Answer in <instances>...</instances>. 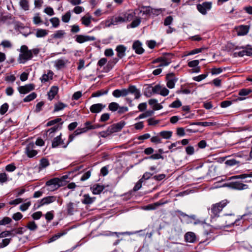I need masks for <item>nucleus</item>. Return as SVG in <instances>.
Here are the masks:
<instances>
[{
	"mask_svg": "<svg viewBox=\"0 0 252 252\" xmlns=\"http://www.w3.org/2000/svg\"><path fill=\"white\" fill-rule=\"evenodd\" d=\"M129 94H133L135 99L139 98L141 95L140 91L134 86H130L127 89H116L112 92V95L116 98L124 97Z\"/></svg>",
	"mask_w": 252,
	"mask_h": 252,
	"instance_id": "f257e3e1",
	"label": "nucleus"
},
{
	"mask_svg": "<svg viewBox=\"0 0 252 252\" xmlns=\"http://www.w3.org/2000/svg\"><path fill=\"white\" fill-rule=\"evenodd\" d=\"M221 218V220L225 221L223 224H221V228L229 227L235 223L237 224V221L240 220L239 219H235L234 215L231 211L228 214H223Z\"/></svg>",
	"mask_w": 252,
	"mask_h": 252,
	"instance_id": "f03ea898",
	"label": "nucleus"
},
{
	"mask_svg": "<svg viewBox=\"0 0 252 252\" xmlns=\"http://www.w3.org/2000/svg\"><path fill=\"white\" fill-rule=\"evenodd\" d=\"M236 50H241L233 53L234 57H243L244 56H252V47L250 45H247L245 46H240L235 48Z\"/></svg>",
	"mask_w": 252,
	"mask_h": 252,
	"instance_id": "7ed1b4c3",
	"label": "nucleus"
},
{
	"mask_svg": "<svg viewBox=\"0 0 252 252\" xmlns=\"http://www.w3.org/2000/svg\"><path fill=\"white\" fill-rule=\"evenodd\" d=\"M125 20L123 15V13L121 15L113 17L110 20L106 21V26L110 27L111 25H115L119 23H125Z\"/></svg>",
	"mask_w": 252,
	"mask_h": 252,
	"instance_id": "20e7f679",
	"label": "nucleus"
},
{
	"mask_svg": "<svg viewBox=\"0 0 252 252\" xmlns=\"http://www.w3.org/2000/svg\"><path fill=\"white\" fill-rule=\"evenodd\" d=\"M62 183V180L59 178H55L48 181L46 183V185L51 187L50 189L51 190H54L61 187Z\"/></svg>",
	"mask_w": 252,
	"mask_h": 252,
	"instance_id": "39448f33",
	"label": "nucleus"
},
{
	"mask_svg": "<svg viewBox=\"0 0 252 252\" xmlns=\"http://www.w3.org/2000/svg\"><path fill=\"white\" fill-rule=\"evenodd\" d=\"M125 125V123L122 121L113 124L108 127V132L111 134L113 133L120 131Z\"/></svg>",
	"mask_w": 252,
	"mask_h": 252,
	"instance_id": "423d86ee",
	"label": "nucleus"
},
{
	"mask_svg": "<svg viewBox=\"0 0 252 252\" xmlns=\"http://www.w3.org/2000/svg\"><path fill=\"white\" fill-rule=\"evenodd\" d=\"M56 199L57 197L55 196H48L45 197L38 201L37 208H39L43 205H48L53 203L56 200Z\"/></svg>",
	"mask_w": 252,
	"mask_h": 252,
	"instance_id": "0eeeda50",
	"label": "nucleus"
},
{
	"mask_svg": "<svg viewBox=\"0 0 252 252\" xmlns=\"http://www.w3.org/2000/svg\"><path fill=\"white\" fill-rule=\"evenodd\" d=\"M212 6V3L210 2H204L202 4L197 5V9L201 14L205 15L207 11L210 10Z\"/></svg>",
	"mask_w": 252,
	"mask_h": 252,
	"instance_id": "6e6552de",
	"label": "nucleus"
},
{
	"mask_svg": "<svg viewBox=\"0 0 252 252\" xmlns=\"http://www.w3.org/2000/svg\"><path fill=\"white\" fill-rule=\"evenodd\" d=\"M34 148L35 145L33 143H30L27 146L25 152L29 158H33L37 154V152Z\"/></svg>",
	"mask_w": 252,
	"mask_h": 252,
	"instance_id": "1a4fd4ad",
	"label": "nucleus"
},
{
	"mask_svg": "<svg viewBox=\"0 0 252 252\" xmlns=\"http://www.w3.org/2000/svg\"><path fill=\"white\" fill-rule=\"evenodd\" d=\"M33 56L32 51L25 53H20L19 56L18 62L20 63H24L27 61L32 59Z\"/></svg>",
	"mask_w": 252,
	"mask_h": 252,
	"instance_id": "9d476101",
	"label": "nucleus"
},
{
	"mask_svg": "<svg viewBox=\"0 0 252 252\" xmlns=\"http://www.w3.org/2000/svg\"><path fill=\"white\" fill-rule=\"evenodd\" d=\"M173 56L172 55L168 54L164 57H160L158 58L156 62H161L160 64L159 65V67H163L168 65L171 62V57Z\"/></svg>",
	"mask_w": 252,
	"mask_h": 252,
	"instance_id": "9b49d317",
	"label": "nucleus"
},
{
	"mask_svg": "<svg viewBox=\"0 0 252 252\" xmlns=\"http://www.w3.org/2000/svg\"><path fill=\"white\" fill-rule=\"evenodd\" d=\"M85 130H86V129H79V128H77L75 131H74V132L72 134H70L69 135L68 139L67 142V143L65 145H63V148H66L67 147V145L71 142H72L74 138L76 136H77L82 133H85Z\"/></svg>",
	"mask_w": 252,
	"mask_h": 252,
	"instance_id": "f8f14e48",
	"label": "nucleus"
},
{
	"mask_svg": "<svg viewBox=\"0 0 252 252\" xmlns=\"http://www.w3.org/2000/svg\"><path fill=\"white\" fill-rule=\"evenodd\" d=\"M220 203H217L213 204L212 206L211 209V217L212 218H218L220 216Z\"/></svg>",
	"mask_w": 252,
	"mask_h": 252,
	"instance_id": "ddd939ff",
	"label": "nucleus"
},
{
	"mask_svg": "<svg viewBox=\"0 0 252 252\" xmlns=\"http://www.w3.org/2000/svg\"><path fill=\"white\" fill-rule=\"evenodd\" d=\"M95 39L94 37L88 35L78 34L75 36V41L79 43H83L89 41H94Z\"/></svg>",
	"mask_w": 252,
	"mask_h": 252,
	"instance_id": "4468645a",
	"label": "nucleus"
},
{
	"mask_svg": "<svg viewBox=\"0 0 252 252\" xmlns=\"http://www.w3.org/2000/svg\"><path fill=\"white\" fill-rule=\"evenodd\" d=\"M167 83L166 85L169 89H173L175 87V82L177 81L173 73H169L167 74L166 77Z\"/></svg>",
	"mask_w": 252,
	"mask_h": 252,
	"instance_id": "2eb2a0df",
	"label": "nucleus"
},
{
	"mask_svg": "<svg viewBox=\"0 0 252 252\" xmlns=\"http://www.w3.org/2000/svg\"><path fill=\"white\" fill-rule=\"evenodd\" d=\"M34 89V85L32 84H29L23 86H20L18 88V90L20 94H26Z\"/></svg>",
	"mask_w": 252,
	"mask_h": 252,
	"instance_id": "dca6fc26",
	"label": "nucleus"
},
{
	"mask_svg": "<svg viewBox=\"0 0 252 252\" xmlns=\"http://www.w3.org/2000/svg\"><path fill=\"white\" fill-rule=\"evenodd\" d=\"M79 203V202L77 203L70 202L66 204V209L68 215H72L75 212L77 211V204Z\"/></svg>",
	"mask_w": 252,
	"mask_h": 252,
	"instance_id": "f3484780",
	"label": "nucleus"
},
{
	"mask_svg": "<svg viewBox=\"0 0 252 252\" xmlns=\"http://www.w3.org/2000/svg\"><path fill=\"white\" fill-rule=\"evenodd\" d=\"M105 106V105H103L102 103L94 104L90 107V110L93 113H98L100 112Z\"/></svg>",
	"mask_w": 252,
	"mask_h": 252,
	"instance_id": "a211bd4d",
	"label": "nucleus"
},
{
	"mask_svg": "<svg viewBox=\"0 0 252 252\" xmlns=\"http://www.w3.org/2000/svg\"><path fill=\"white\" fill-rule=\"evenodd\" d=\"M250 27L247 25H241L236 29L238 35L244 36L246 35L249 31Z\"/></svg>",
	"mask_w": 252,
	"mask_h": 252,
	"instance_id": "6ab92c4d",
	"label": "nucleus"
},
{
	"mask_svg": "<svg viewBox=\"0 0 252 252\" xmlns=\"http://www.w3.org/2000/svg\"><path fill=\"white\" fill-rule=\"evenodd\" d=\"M96 198L94 197H91L89 194H85L83 196V199L81 200V202L83 204L86 205H90L93 203Z\"/></svg>",
	"mask_w": 252,
	"mask_h": 252,
	"instance_id": "aec40b11",
	"label": "nucleus"
},
{
	"mask_svg": "<svg viewBox=\"0 0 252 252\" xmlns=\"http://www.w3.org/2000/svg\"><path fill=\"white\" fill-rule=\"evenodd\" d=\"M185 240L187 242L194 243L196 240V235L192 232H188L185 235Z\"/></svg>",
	"mask_w": 252,
	"mask_h": 252,
	"instance_id": "412c9836",
	"label": "nucleus"
},
{
	"mask_svg": "<svg viewBox=\"0 0 252 252\" xmlns=\"http://www.w3.org/2000/svg\"><path fill=\"white\" fill-rule=\"evenodd\" d=\"M132 48L135 50L136 53L138 54H142L144 50L142 47V44L139 41H135L132 45Z\"/></svg>",
	"mask_w": 252,
	"mask_h": 252,
	"instance_id": "4be33fe9",
	"label": "nucleus"
},
{
	"mask_svg": "<svg viewBox=\"0 0 252 252\" xmlns=\"http://www.w3.org/2000/svg\"><path fill=\"white\" fill-rule=\"evenodd\" d=\"M116 51L119 58L122 59L126 55V47L123 45H120L117 46Z\"/></svg>",
	"mask_w": 252,
	"mask_h": 252,
	"instance_id": "5701e85b",
	"label": "nucleus"
},
{
	"mask_svg": "<svg viewBox=\"0 0 252 252\" xmlns=\"http://www.w3.org/2000/svg\"><path fill=\"white\" fill-rule=\"evenodd\" d=\"M61 136L62 133H60L59 136H57L56 137L54 138L52 143V148H57L60 145H63V146L65 145L63 141L61 138Z\"/></svg>",
	"mask_w": 252,
	"mask_h": 252,
	"instance_id": "b1692460",
	"label": "nucleus"
},
{
	"mask_svg": "<svg viewBox=\"0 0 252 252\" xmlns=\"http://www.w3.org/2000/svg\"><path fill=\"white\" fill-rule=\"evenodd\" d=\"M105 187L103 186L99 185V184H95L91 188L92 192L94 194H100Z\"/></svg>",
	"mask_w": 252,
	"mask_h": 252,
	"instance_id": "393cba45",
	"label": "nucleus"
},
{
	"mask_svg": "<svg viewBox=\"0 0 252 252\" xmlns=\"http://www.w3.org/2000/svg\"><path fill=\"white\" fill-rule=\"evenodd\" d=\"M59 88L57 86H53L51 87L49 92L48 93V98L50 100H52L54 98L55 95L58 92Z\"/></svg>",
	"mask_w": 252,
	"mask_h": 252,
	"instance_id": "a878e982",
	"label": "nucleus"
},
{
	"mask_svg": "<svg viewBox=\"0 0 252 252\" xmlns=\"http://www.w3.org/2000/svg\"><path fill=\"white\" fill-rule=\"evenodd\" d=\"M232 189H238V190H242L247 189L248 188V185L246 184H243L239 182H233Z\"/></svg>",
	"mask_w": 252,
	"mask_h": 252,
	"instance_id": "bb28decb",
	"label": "nucleus"
},
{
	"mask_svg": "<svg viewBox=\"0 0 252 252\" xmlns=\"http://www.w3.org/2000/svg\"><path fill=\"white\" fill-rule=\"evenodd\" d=\"M68 63L67 60L62 59L58 60L55 61V65L58 69H61L65 67V64Z\"/></svg>",
	"mask_w": 252,
	"mask_h": 252,
	"instance_id": "cd10ccee",
	"label": "nucleus"
},
{
	"mask_svg": "<svg viewBox=\"0 0 252 252\" xmlns=\"http://www.w3.org/2000/svg\"><path fill=\"white\" fill-rule=\"evenodd\" d=\"M50 165L49 161L46 158H42L40 159L38 169L39 170L46 168Z\"/></svg>",
	"mask_w": 252,
	"mask_h": 252,
	"instance_id": "c85d7f7f",
	"label": "nucleus"
},
{
	"mask_svg": "<svg viewBox=\"0 0 252 252\" xmlns=\"http://www.w3.org/2000/svg\"><path fill=\"white\" fill-rule=\"evenodd\" d=\"M161 87L162 86H161L159 85H157L154 87L150 86L147 88V91L149 93H150L151 94L153 93L159 94Z\"/></svg>",
	"mask_w": 252,
	"mask_h": 252,
	"instance_id": "c756f323",
	"label": "nucleus"
},
{
	"mask_svg": "<svg viewBox=\"0 0 252 252\" xmlns=\"http://www.w3.org/2000/svg\"><path fill=\"white\" fill-rule=\"evenodd\" d=\"M125 22L132 20L135 16V13L132 11H128L123 13Z\"/></svg>",
	"mask_w": 252,
	"mask_h": 252,
	"instance_id": "7c9ffc66",
	"label": "nucleus"
},
{
	"mask_svg": "<svg viewBox=\"0 0 252 252\" xmlns=\"http://www.w3.org/2000/svg\"><path fill=\"white\" fill-rule=\"evenodd\" d=\"M48 34V31L42 29H37L36 30L35 36L37 38L44 37Z\"/></svg>",
	"mask_w": 252,
	"mask_h": 252,
	"instance_id": "2f4dec72",
	"label": "nucleus"
},
{
	"mask_svg": "<svg viewBox=\"0 0 252 252\" xmlns=\"http://www.w3.org/2000/svg\"><path fill=\"white\" fill-rule=\"evenodd\" d=\"M67 233V231L66 230H63L62 232H59L54 236H53L52 237H51L49 240L48 243H51L53 242L56 240L58 239L59 238H60L61 236H63V235H64Z\"/></svg>",
	"mask_w": 252,
	"mask_h": 252,
	"instance_id": "473e14b6",
	"label": "nucleus"
},
{
	"mask_svg": "<svg viewBox=\"0 0 252 252\" xmlns=\"http://www.w3.org/2000/svg\"><path fill=\"white\" fill-rule=\"evenodd\" d=\"M61 128V126H55L50 128H49L46 131L47 135H48L49 137L52 138L54 136V133L59 129Z\"/></svg>",
	"mask_w": 252,
	"mask_h": 252,
	"instance_id": "72a5a7b5",
	"label": "nucleus"
},
{
	"mask_svg": "<svg viewBox=\"0 0 252 252\" xmlns=\"http://www.w3.org/2000/svg\"><path fill=\"white\" fill-rule=\"evenodd\" d=\"M67 107V105L63 102H58L56 103L54 105V112H58L63 110L64 108Z\"/></svg>",
	"mask_w": 252,
	"mask_h": 252,
	"instance_id": "f704fd0d",
	"label": "nucleus"
},
{
	"mask_svg": "<svg viewBox=\"0 0 252 252\" xmlns=\"http://www.w3.org/2000/svg\"><path fill=\"white\" fill-rule=\"evenodd\" d=\"M53 72L50 71L47 74H44L41 78V81L43 83L47 82L50 79H52Z\"/></svg>",
	"mask_w": 252,
	"mask_h": 252,
	"instance_id": "c9c22d12",
	"label": "nucleus"
},
{
	"mask_svg": "<svg viewBox=\"0 0 252 252\" xmlns=\"http://www.w3.org/2000/svg\"><path fill=\"white\" fill-rule=\"evenodd\" d=\"M65 34V32L64 31L59 30L56 31V32L52 35V37L53 38L56 39L62 38L64 36Z\"/></svg>",
	"mask_w": 252,
	"mask_h": 252,
	"instance_id": "e433bc0d",
	"label": "nucleus"
},
{
	"mask_svg": "<svg viewBox=\"0 0 252 252\" xmlns=\"http://www.w3.org/2000/svg\"><path fill=\"white\" fill-rule=\"evenodd\" d=\"M248 177H252V172H251L248 174H243L240 175H236L231 177L229 178V180L232 179H245Z\"/></svg>",
	"mask_w": 252,
	"mask_h": 252,
	"instance_id": "4c0bfd02",
	"label": "nucleus"
},
{
	"mask_svg": "<svg viewBox=\"0 0 252 252\" xmlns=\"http://www.w3.org/2000/svg\"><path fill=\"white\" fill-rule=\"evenodd\" d=\"M52 25V27L54 28H58L60 23L59 19L58 17H53L49 20Z\"/></svg>",
	"mask_w": 252,
	"mask_h": 252,
	"instance_id": "58836bf2",
	"label": "nucleus"
},
{
	"mask_svg": "<svg viewBox=\"0 0 252 252\" xmlns=\"http://www.w3.org/2000/svg\"><path fill=\"white\" fill-rule=\"evenodd\" d=\"M172 132L170 131H162L159 132V134L164 139H169L172 136Z\"/></svg>",
	"mask_w": 252,
	"mask_h": 252,
	"instance_id": "ea45409f",
	"label": "nucleus"
},
{
	"mask_svg": "<svg viewBox=\"0 0 252 252\" xmlns=\"http://www.w3.org/2000/svg\"><path fill=\"white\" fill-rule=\"evenodd\" d=\"M36 94L34 92H33L30 94L29 95H27L26 97H25L24 98L23 101L24 102H29L35 99L36 97Z\"/></svg>",
	"mask_w": 252,
	"mask_h": 252,
	"instance_id": "a19ab883",
	"label": "nucleus"
},
{
	"mask_svg": "<svg viewBox=\"0 0 252 252\" xmlns=\"http://www.w3.org/2000/svg\"><path fill=\"white\" fill-rule=\"evenodd\" d=\"M26 227L31 231H35L37 228V225L34 221H31L28 223Z\"/></svg>",
	"mask_w": 252,
	"mask_h": 252,
	"instance_id": "79ce46f5",
	"label": "nucleus"
},
{
	"mask_svg": "<svg viewBox=\"0 0 252 252\" xmlns=\"http://www.w3.org/2000/svg\"><path fill=\"white\" fill-rule=\"evenodd\" d=\"M119 107V105L117 102H113L110 103L108 105V109L109 110L115 112L118 110Z\"/></svg>",
	"mask_w": 252,
	"mask_h": 252,
	"instance_id": "37998d69",
	"label": "nucleus"
},
{
	"mask_svg": "<svg viewBox=\"0 0 252 252\" xmlns=\"http://www.w3.org/2000/svg\"><path fill=\"white\" fill-rule=\"evenodd\" d=\"M91 19H92V17L91 16H90V17L83 16L81 18L82 23L83 25H84L85 26L88 27L91 23Z\"/></svg>",
	"mask_w": 252,
	"mask_h": 252,
	"instance_id": "c03bdc74",
	"label": "nucleus"
},
{
	"mask_svg": "<svg viewBox=\"0 0 252 252\" xmlns=\"http://www.w3.org/2000/svg\"><path fill=\"white\" fill-rule=\"evenodd\" d=\"M162 203H160L159 202H157L154 204H149L148 205L145 207V209L146 210H155L157 209L158 207L163 204Z\"/></svg>",
	"mask_w": 252,
	"mask_h": 252,
	"instance_id": "a18cd8bd",
	"label": "nucleus"
},
{
	"mask_svg": "<svg viewBox=\"0 0 252 252\" xmlns=\"http://www.w3.org/2000/svg\"><path fill=\"white\" fill-rule=\"evenodd\" d=\"M20 6L24 10H28L29 8V1L28 0H21L19 2Z\"/></svg>",
	"mask_w": 252,
	"mask_h": 252,
	"instance_id": "49530a36",
	"label": "nucleus"
},
{
	"mask_svg": "<svg viewBox=\"0 0 252 252\" xmlns=\"http://www.w3.org/2000/svg\"><path fill=\"white\" fill-rule=\"evenodd\" d=\"M224 163L226 166H232L239 163V161H237L234 158L226 160Z\"/></svg>",
	"mask_w": 252,
	"mask_h": 252,
	"instance_id": "de8ad7c7",
	"label": "nucleus"
},
{
	"mask_svg": "<svg viewBox=\"0 0 252 252\" xmlns=\"http://www.w3.org/2000/svg\"><path fill=\"white\" fill-rule=\"evenodd\" d=\"M70 18L71 13L70 11H69L62 16V20L64 23H68L69 21Z\"/></svg>",
	"mask_w": 252,
	"mask_h": 252,
	"instance_id": "09e8293b",
	"label": "nucleus"
},
{
	"mask_svg": "<svg viewBox=\"0 0 252 252\" xmlns=\"http://www.w3.org/2000/svg\"><path fill=\"white\" fill-rule=\"evenodd\" d=\"M252 92L251 89H243L240 90L239 95L240 96H246Z\"/></svg>",
	"mask_w": 252,
	"mask_h": 252,
	"instance_id": "8fccbe9b",
	"label": "nucleus"
},
{
	"mask_svg": "<svg viewBox=\"0 0 252 252\" xmlns=\"http://www.w3.org/2000/svg\"><path fill=\"white\" fill-rule=\"evenodd\" d=\"M108 91H98L97 92H95L92 94V97H99L101 95H102L103 94H106L108 93Z\"/></svg>",
	"mask_w": 252,
	"mask_h": 252,
	"instance_id": "3c124183",
	"label": "nucleus"
},
{
	"mask_svg": "<svg viewBox=\"0 0 252 252\" xmlns=\"http://www.w3.org/2000/svg\"><path fill=\"white\" fill-rule=\"evenodd\" d=\"M12 221L11 218L5 217H4L1 220H0V225H5L10 223Z\"/></svg>",
	"mask_w": 252,
	"mask_h": 252,
	"instance_id": "603ef678",
	"label": "nucleus"
},
{
	"mask_svg": "<svg viewBox=\"0 0 252 252\" xmlns=\"http://www.w3.org/2000/svg\"><path fill=\"white\" fill-rule=\"evenodd\" d=\"M146 159H163V157L161 156L159 154H154L152 155L149 157L146 158Z\"/></svg>",
	"mask_w": 252,
	"mask_h": 252,
	"instance_id": "864d4df0",
	"label": "nucleus"
},
{
	"mask_svg": "<svg viewBox=\"0 0 252 252\" xmlns=\"http://www.w3.org/2000/svg\"><path fill=\"white\" fill-rule=\"evenodd\" d=\"M8 104L7 103L2 104L0 108V114L4 115L8 110Z\"/></svg>",
	"mask_w": 252,
	"mask_h": 252,
	"instance_id": "5fc2aeb1",
	"label": "nucleus"
},
{
	"mask_svg": "<svg viewBox=\"0 0 252 252\" xmlns=\"http://www.w3.org/2000/svg\"><path fill=\"white\" fill-rule=\"evenodd\" d=\"M62 121V119L60 118H56L54 120H52L51 121H49L47 124H46V126H53V125H54L58 123H60V122Z\"/></svg>",
	"mask_w": 252,
	"mask_h": 252,
	"instance_id": "6e6d98bb",
	"label": "nucleus"
},
{
	"mask_svg": "<svg viewBox=\"0 0 252 252\" xmlns=\"http://www.w3.org/2000/svg\"><path fill=\"white\" fill-rule=\"evenodd\" d=\"M33 22L35 25L39 24L42 22L39 13H36L35 14L33 18Z\"/></svg>",
	"mask_w": 252,
	"mask_h": 252,
	"instance_id": "4d7b16f0",
	"label": "nucleus"
},
{
	"mask_svg": "<svg viewBox=\"0 0 252 252\" xmlns=\"http://www.w3.org/2000/svg\"><path fill=\"white\" fill-rule=\"evenodd\" d=\"M31 203L30 201H29L27 203H23L20 206V210L23 212L26 211L29 207L31 206Z\"/></svg>",
	"mask_w": 252,
	"mask_h": 252,
	"instance_id": "13d9d810",
	"label": "nucleus"
},
{
	"mask_svg": "<svg viewBox=\"0 0 252 252\" xmlns=\"http://www.w3.org/2000/svg\"><path fill=\"white\" fill-rule=\"evenodd\" d=\"M11 238H6L2 240L0 243V248H3L7 246L10 242Z\"/></svg>",
	"mask_w": 252,
	"mask_h": 252,
	"instance_id": "bf43d9fd",
	"label": "nucleus"
},
{
	"mask_svg": "<svg viewBox=\"0 0 252 252\" xmlns=\"http://www.w3.org/2000/svg\"><path fill=\"white\" fill-rule=\"evenodd\" d=\"M181 102L179 99H177L170 104L169 107L172 108H179L181 106Z\"/></svg>",
	"mask_w": 252,
	"mask_h": 252,
	"instance_id": "052dcab7",
	"label": "nucleus"
},
{
	"mask_svg": "<svg viewBox=\"0 0 252 252\" xmlns=\"http://www.w3.org/2000/svg\"><path fill=\"white\" fill-rule=\"evenodd\" d=\"M173 20L171 16H168L166 17L164 21V25L165 26H169L172 23Z\"/></svg>",
	"mask_w": 252,
	"mask_h": 252,
	"instance_id": "680f3d73",
	"label": "nucleus"
},
{
	"mask_svg": "<svg viewBox=\"0 0 252 252\" xmlns=\"http://www.w3.org/2000/svg\"><path fill=\"white\" fill-rule=\"evenodd\" d=\"M169 91L164 87H161L159 94L161 95L165 96L169 94Z\"/></svg>",
	"mask_w": 252,
	"mask_h": 252,
	"instance_id": "e2e57ef3",
	"label": "nucleus"
},
{
	"mask_svg": "<svg viewBox=\"0 0 252 252\" xmlns=\"http://www.w3.org/2000/svg\"><path fill=\"white\" fill-rule=\"evenodd\" d=\"M44 12L49 16H53L55 14L53 9L51 7H47L44 10Z\"/></svg>",
	"mask_w": 252,
	"mask_h": 252,
	"instance_id": "0e129e2a",
	"label": "nucleus"
},
{
	"mask_svg": "<svg viewBox=\"0 0 252 252\" xmlns=\"http://www.w3.org/2000/svg\"><path fill=\"white\" fill-rule=\"evenodd\" d=\"M141 20L140 18H136L133 20V21L130 24V27L131 28H135L137 27L140 23Z\"/></svg>",
	"mask_w": 252,
	"mask_h": 252,
	"instance_id": "69168bd1",
	"label": "nucleus"
},
{
	"mask_svg": "<svg viewBox=\"0 0 252 252\" xmlns=\"http://www.w3.org/2000/svg\"><path fill=\"white\" fill-rule=\"evenodd\" d=\"M143 182L144 181H143V179H140L138 181V182L136 184V185L134 186V187L133 188V190L134 191L138 190L142 187V184Z\"/></svg>",
	"mask_w": 252,
	"mask_h": 252,
	"instance_id": "338daca9",
	"label": "nucleus"
},
{
	"mask_svg": "<svg viewBox=\"0 0 252 252\" xmlns=\"http://www.w3.org/2000/svg\"><path fill=\"white\" fill-rule=\"evenodd\" d=\"M23 217V215L20 212H17L14 214L12 217V219L16 221L19 220Z\"/></svg>",
	"mask_w": 252,
	"mask_h": 252,
	"instance_id": "774afa93",
	"label": "nucleus"
}]
</instances>
